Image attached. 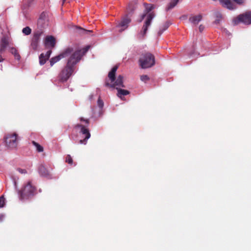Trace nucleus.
Returning <instances> with one entry per match:
<instances>
[{"instance_id": "nucleus-31", "label": "nucleus", "mask_w": 251, "mask_h": 251, "mask_svg": "<svg viewBox=\"0 0 251 251\" xmlns=\"http://www.w3.org/2000/svg\"><path fill=\"white\" fill-rule=\"evenodd\" d=\"M98 105L100 108H102L103 106V101L100 99V98H99L98 100Z\"/></svg>"}, {"instance_id": "nucleus-5", "label": "nucleus", "mask_w": 251, "mask_h": 251, "mask_svg": "<svg viewBox=\"0 0 251 251\" xmlns=\"http://www.w3.org/2000/svg\"><path fill=\"white\" fill-rule=\"evenodd\" d=\"M139 62L142 68H150L155 64V57L150 52H145L141 54Z\"/></svg>"}, {"instance_id": "nucleus-12", "label": "nucleus", "mask_w": 251, "mask_h": 251, "mask_svg": "<svg viewBox=\"0 0 251 251\" xmlns=\"http://www.w3.org/2000/svg\"><path fill=\"white\" fill-rule=\"evenodd\" d=\"M9 45V38L7 36H3L0 42V52H4L7 47Z\"/></svg>"}, {"instance_id": "nucleus-18", "label": "nucleus", "mask_w": 251, "mask_h": 251, "mask_svg": "<svg viewBox=\"0 0 251 251\" xmlns=\"http://www.w3.org/2000/svg\"><path fill=\"white\" fill-rule=\"evenodd\" d=\"M118 91L117 96L122 100H123V96L127 95L129 94V91L126 90L122 89L118 87H116Z\"/></svg>"}, {"instance_id": "nucleus-25", "label": "nucleus", "mask_w": 251, "mask_h": 251, "mask_svg": "<svg viewBox=\"0 0 251 251\" xmlns=\"http://www.w3.org/2000/svg\"><path fill=\"white\" fill-rule=\"evenodd\" d=\"M170 25V24L169 23V22H166L164 25H163V27L162 29H160L158 32V34L159 36H160L162 33L164 31H165V30H166L169 26V25Z\"/></svg>"}, {"instance_id": "nucleus-14", "label": "nucleus", "mask_w": 251, "mask_h": 251, "mask_svg": "<svg viewBox=\"0 0 251 251\" xmlns=\"http://www.w3.org/2000/svg\"><path fill=\"white\" fill-rule=\"evenodd\" d=\"M201 14L191 16L189 19V21L193 25H197L202 20Z\"/></svg>"}, {"instance_id": "nucleus-20", "label": "nucleus", "mask_w": 251, "mask_h": 251, "mask_svg": "<svg viewBox=\"0 0 251 251\" xmlns=\"http://www.w3.org/2000/svg\"><path fill=\"white\" fill-rule=\"evenodd\" d=\"M39 171L41 175L44 176H47L49 174L48 170L43 166H40Z\"/></svg>"}, {"instance_id": "nucleus-24", "label": "nucleus", "mask_w": 251, "mask_h": 251, "mask_svg": "<svg viewBox=\"0 0 251 251\" xmlns=\"http://www.w3.org/2000/svg\"><path fill=\"white\" fill-rule=\"evenodd\" d=\"M32 144L36 147V151L38 152H42L44 151L43 147L34 141H32Z\"/></svg>"}, {"instance_id": "nucleus-1", "label": "nucleus", "mask_w": 251, "mask_h": 251, "mask_svg": "<svg viewBox=\"0 0 251 251\" xmlns=\"http://www.w3.org/2000/svg\"><path fill=\"white\" fill-rule=\"evenodd\" d=\"M89 48V46H87L82 49L75 50L74 53L67 59L66 65L58 75L59 81L64 82L69 79L75 70V65L88 51Z\"/></svg>"}, {"instance_id": "nucleus-21", "label": "nucleus", "mask_w": 251, "mask_h": 251, "mask_svg": "<svg viewBox=\"0 0 251 251\" xmlns=\"http://www.w3.org/2000/svg\"><path fill=\"white\" fill-rule=\"evenodd\" d=\"M76 29L77 30V32L80 34H86L92 32V30H87L81 27H76Z\"/></svg>"}, {"instance_id": "nucleus-2", "label": "nucleus", "mask_w": 251, "mask_h": 251, "mask_svg": "<svg viewBox=\"0 0 251 251\" xmlns=\"http://www.w3.org/2000/svg\"><path fill=\"white\" fill-rule=\"evenodd\" d=\"M144 5L145 8L144 13L142 15L139 22H141L145 17L147 16L146 21L142 28L141 30L139 33L138 36L140 38H143L146 35L148 27L151 25L153 18L154 17V14L153 12L150 13L153 8V5L151 4L144 3Z\"/></svg>"}, {"instance_id": "nucleus-10", "label": "nucleus", "mask_w": 251, "mask_h": 251, "mask_svg": "<svg viewBox=\"0 0 251 251\" xmlns=\"http://www.w3.org/2000/svg\"><path fill=\"white\" fill-rule=\"evenodd\" d=\"M43 34L42 29H37L34 31L31 40L30 46L34 50H36L40 42L41 37Z\"/></svg>"}, {"instance_id": "nucleus-32", "label": "nucleus", "mask_w": 251, "mask_h": 251, "mask_svg": "<svg viewBox=\"0 0 251 251\" xmlns=\"http://www.w3.org/2000/svg\"><path fill=\"white\" fill-rule=\"evenodd\" d=\"M51 53V50H48L46 54H44V56H45V57L46 58V59H48L50 55V54Z\"/></svg>"}, {"instance_id": "nucleus-37", "label": "nucleus", "mask_w": 251, "mask_h": 251, "mask_svg": "<svg viewBox=\"0 0 251 251\" xmlns=\"http://www.w3.org/2000/svg\"><path fill=\"white\" fill-rule=\"evenodd\" d=\"M1 52H0V62H2L3 60V59L2 57V56L1 55Z\"/></svg>"}, {"instance_id": "nucleus-34", "label": "nucleus", "mask_w": 251, "mask_h": 251, "mask_svg": "<svg viewBox=\"0 0 251 251\" xmlns=\"http://www.w3.org/2000/svg\"><path fill=\"white\" fill-rule=\"evenodd\" d=\"M233 0L239 4H242L244 3V0Z\"/></svg>"}, {"instance_id": "nucleus-11", "label": "nucleus", "mask_w": 251, "mask_h": 251, "mask_svg": "<svg viewBox=\"0 0 251 251\" xmlns=\"http://www.w3.org/2000/svg\"><path fill=\"white\" fill-rule=\"evenodd\" d=\"M131 22V19L128 17L127 15H126L124 17L120 23L118 24V26L120 27L121 29L119 30L120 32H122L128 27V25Z\"/></svg>"}, {"instance_id": "nucleus-6", "label": "nucleus", "mask_w": 251, "mask_h": 251, "mask_svg": "<svg viewBox=\"0 0 251 251\" xmlns=\"http://www.w3.org/2000/svg\"><path fill=\"white\" fill-rule=\"evenodd\" d=\"M35 192V188L31 185V182L29 181L24 188L19 191V194L21 199H28L33 196Z\"/></svg>"}, {"instance_id": "nucleus-23", "label": "nucleus", "mask_w": 251, "mask_h": 251, "mask_svg": "<svg viewBox=\"0 0 251 251\" xmlns=\"http://www.w3.org/2000/svg\"><path fill=\"white\" fill-rule=\"evenodd\" d=\"M178 0H172L166 7V10L168 11L173 8H174L177 3Z\"/></svg>"}, {"instance_id": "nucleus-38", "label": "nucleus", "mask_w": 251, "mask_h": 251, "mask_svg": "<svg viewBox=\"0 0 251 251\" xmlns=\"http://www.w3.org/2000/svg\"><path fill=\"white\" fill-rule=\"evenodd\" d=\"M66 0H63V2L64 3Z\"/></svg>"}, {"instance_id": "nucleus-26", "label": "nucleus", "mask_w": 251, "mask_h": 251, "mask_svg": "<svg viewBox=\"0 0 251 251\" xmlns=\"http://www.w3.org/2000/svg\"><path fill=\"white\" fill-rule=\"evenodd\" d=\"M47 59L45 57L44 54L41 53L39 56V62L40 65H43L45 64Z\"/></svg>"}, {"instance_id": "nucleus-7", "label": "nucleus", "mask_w": 251, "mask_h": 251, "mask_svg": "<svg viewBox=\"0 0 251 251\" xmlns=\"http://www.w3.org/2000/svg\"><path fill=\"white\" fill-rule=\"evenodd\" d=\"M75 51V50L72 47L66 48L60 54L50 59V66H52L55 63L59 61L62 58H67L68 59L74 53Z\"/></svg>"}, {"instance_id": "nucleus-17", "label": "nucleus", "mask_w": 251, "mask_h": 251, "mask_svg": "<svg viewBox=\"0 0 251 251\" xmlns=\"http://www.w3.org/2000/svg\"><path fill=\"white\" fill-rule=\"evenodd\" d=\"M46 45H49L51 47H54L55 45V39L52 36H47L45 40Z\"/></svg>"}, {"instance_id": "nucleus-4", "label": "nucleus", "mask_w": 251, "mask_h": 251, "mask_svg": "<svg viewBox=\"0 0 251 251\" xmlns=\"http://www.w3.org/2000/svg\"><path fill=\"white\" fill-rule=\"evenodd\" d=\"M118 68V66L116 65L113 67L111 70L108 73V78L111 82H114L113 84H110L108 82H105V86L111 88L117 87H125L123 83L124 77L122 75L118 76L116 79V73Z\"/></svg>"}, {"instance_id": "nucleus-3", "label": "nucleus", "mask_w": 251, "mask_h": 251, "mask_svg": "<svg viewBox=\"0 0 251 251\" xmlns=\"http://www.w3.org/2000/svg\"><path fill=\"white\" fill-rule=\"evenodd\" d=\"M81 122H83L85 124H77L74 126V128L79 130V133L83 139H80L78 143L80 144L86 145L87 143L88 140L91 136V134L87 128L88 125L89 124V120L88 119H84L83 117L79 118Z\"/></svg>"}, {"instance_id": "nucleus-22", "label": "nucleus", "mask_w": 251, "mask_h": 251, "mask_svg": "<svg viewBox=\"0 0 251 251\" xmlns=\"http://www.w3.org/2000/svg\"><path fill=\"white\" fill-rule=\"evenodd\" d=\"M178 0H172L166 7V10L168 11L173 8H174L177 3Z\"/></svg>"}, {"instance_id": "nucleus-28", "label": "nucleus", "mask_w": 251, "mask_h": 251, "mask_svg": "<svg viewBox=\"0 0 251 251\" xmlns=\"http://www.w3.org/2000/svg\"><path fill=\"white\" fill-rule=\"evenodd\" d=\"M66 162H67L70 165H72L73 163V160L71 157V156L69 154H68L66 157Z\"/></svg>"}, {"instance_id": "nucleus-9", "label": "nucleus", "mask_w": 251, "mask_h": 251, "mask_svg": "<svg viewBox=\"0 0 251 251\" xmlns=\"http://www.w3.org/2000/svg\"><path fill=\"white\" fill-rule=\"evenodd\" d=\"M18 134L16 133L6 134L4 139L5 144L9 148L15 149L18 145Z\"/></svg>"}, {"instance_id": "nucleus-13", "label": "nucleus", "mask_w": 251, "mask_h": 251, "mask_svg": "<svg viewBox=\"0 0 251 251\" xmlns=\"http://www.w3.org/2000/svg\"><path fill=\"white\" fill-rule=\"evenodd\" d=\"M220 3L223 6L227 8L230 10L235 8L234 4L231 2V0H219Z\"/></svg>"}, {"instance_id": "nucleus-15", "label": "nucleus", "mask_w": 251, "mask_h": 251, "mask_svg": "<svg viewBox=\"0 0 251 251\" xmlns=\"http://www.w3.org/2000/svg\"><path fill=\"white\" fill-rule=\"evenodd\" d=\"M8 51L14 56L16 60L19 61L21 56L17 48L13 47H8Z\"/></svg>"}, {"instance_id": "nucleus-29", "label": "nucleus", "mask_w": 251, "mask_h": 251, "mask_svg": "<svg viewBox=\"0 0 251 251\" xmlns=\"http://www.w3.org/2000/svg\"><path fill=\"white\" fill-rule=\"evenodd\" d=\"M140 79L142 81L146 82L150 79V78L147 75H142Z\"/></svg>"}, {"instance_id": "nucleus-30", "label": "nucleus", "mask_w": 251, "mask_h": 251, "mask_svg": "<svg viewBox=\"0 0 251 251\" xmlns=\"http://www.w3.org/2000/svg\"><path fill=\"white\" fill-rule=\"evenodd\" d=\"M4 198L3 196L0 197V207H2L4 205Z\"/></svg>"}, {"instance_id": "nucleus-8", "label": "nucleus", "mask_w": 251, "mask_h": 251, "mask_svg": "<svg viewBox=\"0 0 251 251\" xmlns=\"http://www.w3.org/2000/svg\"><path fill=\"white\" fill-rule=\"evenodd\" d=\"M233 23L235 25H238L240 23L247 25L251 24V11H247L240 14L233 19Z\"/></svg>"}, {"instance_id": "nucleus-35", "label": "nucleus", "mask_w": 251, "mask_h": 251, "mask_svg": "<svg viewBox=\"0 0 251 251\" xmlns=\"http://www.w3.org/2000/svg\"><path fill=\"white\" fill-rule=\"evenodd\" d=\"M199 30H200V31L201 32H202V31H203V30H204V26L203 25H201L199 26Z\"/></svg>"}, {"instance_id": "nucleus-16", "label": "nucleus", "mask_w": 251, "mask_h": 251, "mask_svg": "<svg viewBox=\"0 0 251 251\" xmlns=\"http://www.w3.org/2000/svg\"><path fill=\"white\" fill-rule=\"evenodd\" d=\"M137 1H132L129 4L127 8V11L128 15H131L133 14L134 11L137 8Z\"/></svg>"}, {"instance_id": "nucleus-33", "label": "nucleus", "mask_w": 251, "mask_h": 251, "mask_svg": "<svg viewBox=\"0 0 251 251\" xmlns=\"http://www.w3.org/2000/svg\"><path fill=\"white\" fill-rule=\"evenodd\" d=\"M17 170L21 174H26L27 173L26 170L25 169L18 168Z\"/></svg>"}, {"instance_id": "nucleus-27", "label": "nucleus", "mask_w": 251, "mask_h": 251, "mask_svg": "<svg viewBox=\"0 0 251 251\" xmlns=\"http://www.w3.org/2000/svg\"><path fill=\"white\" fill-rule=\"evenodd\" d=\"M22 32L25 35H28L31 33V29L29 27L26 26L23 29Z\"/></svg>"}, {"instance_id": "nucleus-36", "label": "nucleus", "mask_w": 251, "mask_h": 251, "mask_svg": "<svg viewBox=\"0 0 251 251\" xmlns=\"http://www.w3.org/2000/svg\"><path fill=\"white\" fill-rule=\"evenodd\" d=\"M4 218V216L2 215H0V222H1Z\"/></svg>"}, {"instance_id": "nucleus-19", "label": "nucleus", "mask_w": 251, "mask_h": 251, "mask_svg": "<svg viewBox=\"0 0 251 251\" xmlns=\"http://www.w3.org/2000/svg\"><path fill=\"white\" fill-rule=\"evenodd\" d=\"M214 16L215 18L214 23L215 24H220V22L222 21L223 19V16L222 14L219 11H216L214 13Z\"/></svg>"}]
</instances>
